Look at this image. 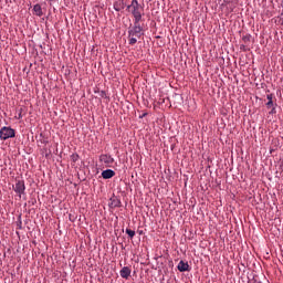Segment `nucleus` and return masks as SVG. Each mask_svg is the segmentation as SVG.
Here are the masks:
<instances>
[{"label": "nucleus", "mask_w": 283, "mask_h": 283, "mask_svg": "<svg viewBox=\"0 0 283 283\" xmlns=\"http://www.w3.org/2000/svg\"><path fill=\"white\" fill-rule=\"evenodd\" d=\"M129 36V45H136L138 43V39L143 36V27H140V22L134 21V27L128 31Z\"/></svg>", "instance_id": "nucleus-1"}, {"label": "nucleus", "mask_w": 283, "mask_h": 283, "mask_svg": "<svg viewBox=\"0 0 283 283\" xmlns=\"http://www.w3.org/2000/svg\"><path fill=\"white\" fill-rule=\"evenodd\" d=\"M127 10L133 14L136 23H140V21H143V13H140L143 7H140L138 0H132V3L127 6Z\"/></svg>", "instance_id": "nucleus-2"}, {"label": "nucleus", "mask_w": 283, "mask_h": 283, "mask_svg": "<svg viewBox=\"0 0 283 283\" xmlns=\"http://www.w3.org/2000/svg\"><path fill=\"white\" fill-rule=\"evenodd\" d=\"M15 133L14 129H12L11 127H2L0 129V138L1 140H8V138H14Z\"/></svg>", "instance_id": "nucleus-3"}, {"label": "nucleus", "mask_w": 283, "mask_h": 283, "mask_svg": "<svg viewBox=\"0 0 283 283\" xmlns=\"http://www.w3.org/2000/svg\"><path fill=\"white\" fill-rule=\"evenodd\" d=\"M13 191H15V193H18L21 198V196L25 193V181L17 180L15 186L13 187Z\"/></svg>", "instance_id": "nucleus-4"}, {"label": "nucleus", "mask_w": 283, "mask_h": 283, "mask_svg": "<svg viewBox=\"0 0 283 283\" xmlns=\"http://www.w3.org/2000/svg\"><path fill=\"white\" fill-rule=\"evenodd\" d=\"M99 161L104 163V165H106L107 167L114 164V159L109 155H101Z\"/></svg>", "instance_id": "nucleus-5"}, {"label": "nucleus", "mask_w": 283, "mask_h": 283, "mask_svg": "<svg viewBox=\"0 0 283 283\" xmlns=\"http://www.w3.org/2000/svg\"><path fill=\"white\" fill-rule=\"evenodd\" d=\"M120 277H123L124 280H129V276L132 275V269H129V266H124L120 271H119Z\"/></svg>", "instance_id": "nucleus-6"}, {"label": "nucleus", "mask_w": 283, "mask_h": 283, "mask_svg": "<svg viewBox=\"0 0 283 283\" xmlns=\"http://www.w3.org/2000/svg\"><path fill=\"white\" fill-rule=\"evenodd\" d=\"M114 176H116V172L112 169L102 171V178H104V180H109V178H114Z\"/></svg>", "instance_id": "nucleus-7"}, {"label": "nucleus", "mask_w": 283, "mask_h": 283, "mask_svg": "<svg viewBox=\"0 0 283 283\" xmlns=\"http://www.w3.org/2000/svg\"><path fill=\"white\" fill-rule=\"evenodd\" d=\"M113 8L114 10H116V12H120V10H125V1L117 0L116 2H114Z\"/></svg>", "instance_id": "nucleus-8"}, {"label": "nucleus", "mask_w": 283, "mask_h": 283, "mask_svg": "<svg viewBox=\"0 0 283 283\" xmlns=\"http://www.w3.org/2000/svg\"><path fill=\"white\" fill-rule=\"evenodd\" d=\"M177 269L178 271H180V273H185V271H189V263L185 261H180Z\"/></svg>", "instance_id": "nucleus-9"}, {"label": "nucleus", "mask_w": 283, "mask_h": 283, "mask_svg": "<svg viewBox=\"0 0 283 283\" xmlns=\"http://www.w3.org/2000/svg\"><path fill=\"white\" fill-rule=\"evenodd\" d=\"M33 12L36 17H41L43 14V9L41 8V4L33 6Z\"/></svg>", "instance_id": "nucleus-10"}, {"label": "nucleus", "mask_w": 283, "mask_h": 283, "mask_svg": "<svg viewBox=\"0 0 283 283\" xmlns=\"http://www.w3.org/2000/svg\"><path fill=\"white\" fill-rule=\"evenodd\" d=\"M266 98H268V103L265 105L268 109H271V107H273V94H268Z\"/></svg>", "instance_id": "nucleus-11"}, {"label": "nucleus", "mask_w": 283, "mask_h": 283, "mask_svg": "<svg viewBox=\"0 0 283 283\" xmlns=\"http://www.w3.org/2000/svg\"><path fill=\"white\" fill-rule=\"evenodd\" d=\"M242 41L247 44V43H251V34H245L242 36Z\"/></svg>", "instance_id": "nucleus-12"}, {"label": "nucleus", "mask_w": 283, "mask_h": 283, "mask_svg": "<svg viewBox=\"0 0 283 283\" xmlns=\"http://www.w3.org/2000/svg\"><path fill=\"white\" fill-rule=\"evenodd\" d=\"M126 233H127L128 238H134V235H136V231H134L132 229H126Z\"/></svg>", "instance_id": "nucleus-13"}, {"label": "nucleus", "mask_w": 283, "mask_h": 283, "mask_svg": "<svg viewBox=\"0 0 283 283\" xmlns=\"http://www.w3.org/2000/svg\"><path fill=\"white\" fill-rule=\"evenodd\" d=\"M112 207H120V200H118V199H113V200H112Z\"/></svg>", "instance_id": "nucleus-14"}, {"label": "nucleus", "mask_w": 283, "mask_h": 283, "mask_svg": "<svg viewBox=\"0 0 283 283\" xmlns=\"http://www.w3.org/2000/svg\"><path fill=\"white\" fill-rule=\"evenodd\" d=\"M71 160H72L73 163H76V161L78 160V154H73V155H71Z\"/></svg>", "instance_id": "nucleus-15"}, {"label": "nucleus", "mask_w": 283, "mask_h": 283, "mask_svg": "<svg viewBox=\"0 0 283 283\" xmlns=\"http://www.w3.org/2000/svg\"><path fill=\"white\" fill-rule=\"evenodd\" d=\"M270 114H275V107L272 106Z\"/></svg>", "instance_id": "nucleus-16"}, {"label": "nucleus", "mask_w": 283, "mask_h": 283, "mask_svg": "<svg viewBox=\"0 0 283 283\" xmlns=\"http://www.w3.org/2000/svg\"><path fill=\"white\" fill-rule=\"evenodd\" d=\"M19 118H21V114H19Z\"/></svg>", "instance_id": "nucleus-17"}, {"label": "nucleus", "mask_w": 283, "mask_h": 283, "mask_svg": "<svg viewBox=\"0 0 283 283\" xmlns=\"http://www.w3.org/2000/svg\"><path fill=\"white\" fill-rule=\"evenodd\" d=\"M282 25H283V20H282Z\"/></svg>", "instance_id": "nucleus-18"}]
</instances>
